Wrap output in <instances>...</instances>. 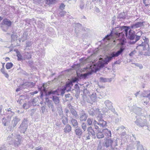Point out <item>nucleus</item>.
I'll list each match as a JSON object with an SVG mask.
<instances>
[{
	"label": "nucleus",
	"mask_w": 150,
	"mask_h": 150,
	"mask_svg": "<svg viewBox=\"0 0 150 150\" xmlns=\"http://www.w3.org/2000/svg\"><path fill=\"white\" fill-rule=\"evenodd\" d=\"M130 28L129 26H122V34H125L127 38L131 40H134L130 42V44H134L140 39L142 33L140 31L137 33V35H135L134 33V32L131 29L128 32Z\"/></svg>",
	"instance_id": "1"
},
{
	"label": "nucleus",
	"mask_w": 150,
	"mask_h": 150,
	"mask_svg": "<svg viewBox=\"0 0 150 150\" xmlns=\"http://www.w3.org/2000/svg\"><path fill=\"white\" fill-rule=\"evenodd\" d=\"M122 52V47H120V50L117 52H112L110 56L107 57L105 58L104 60H102V62H100L99 65L100 67H102L104 66L105 64H108V63L115 57H117Z\"/></svg>",
	"instance_id": "2"
},
{
	"label": "nucleus",
	"mask_w": 150,
	"mask_h": 150,
	"mask_svg": "<svg viewBox=\"0 0 150 150\" xmlns=\"http://www.w3.org/2000/svg\"><path fill=\"white\" fill-rule=\"evenodd\" d=\"M12 22L9 19H4L1 23V27L4 31H6L8 28L11 26Z\"/></svg>",
	"instance_id": "3"
},
{
	"label": "nucleus",
	"mask_w": 150,
	"mask_h": 150,
	"mask_svg": "<svg viewBox=\"0 0 150 150\" xmlns=\"http://www.w3.org/2000/svg\"><path fill=\"white\" fill-rule=\"evenodd\" d=\"M136 124L139 127H143L144 126H148L147 120L145 119H142L141 118L137 119L135 121Z\"/></svg>",
	"instance_id": "4"
},
{
	"label": "nucleus",
	"mask_w": 150,
	"mask_h": 150,
	"mask_svg": "<svg viewBox=\"0 0 150 150\" xmlns=\"http://www.w3.org/2000/svg\"><path fill=\"white\" fill-rule=\"evenodd\" d=\"M128 129L122 126V140L124 142H127L129 139V135H128Z\"/></svg>",
	"instance_id": "5"
},
{
	"label": "nucleus",
	"mask_w": 150,
	"mask_h": 150,
	"mask_svg": "<svg viewBox=\"0 0 150 150\" xmlns=\"http://www.w3.org/2000/svg\"><path fill=\"white\" fill-rule=\"evenodd\" d=\"M144 42L142 41V46L140 47H142L143 50H147V48L149 47V40L148 38L146 37H144L143 38Z\"/></svg>",
	"instance_id": "6"
},
{
	"label": "nucleus",
	"mask_w": 150,
	"mask_h": 150,
	"mask_svg": "<svg viewBox=\"0 0 150 150\" xmlns=\"http://www.w3.org/2000/svg\"><path fill=\"white\" fill-rule=\"evenodd\" d=\"M88 136L86 137V139H90V136L91 135L94 136L95 135V132L91 126L89 127L87 129Z\"/></svg>",
	"instance_id": "7"
},
{
	"label": "nucleus",
	"mask_w": 150,
	"mask_h": 150,
	"mask_svg": "<svg viewBox=\"0 0 150 150\" xmlns=\"http://www.w3.org/2000/svg\"><path fill=\"white\" fill-rule=\"evenodd\" d=\"M143 22H138L135 23L134 24H133L131 26V27L132 29H135L142 26L143 25Z\"/></svg>",
	"instance_id": "8"
},
{
	"label": "nucleus",
	"mask_w": 150,
	"mask_h": 150,
	"mask_svg": "<svg viewBox=\"0 0 150 150\" xmlns=\"http://www.w3.org/2000/svg\"><path fill=\"white\" fill-rule=\"evenodd\" d=\"M73 86L72 82H70L68 83H67L65 87V88H66L67 91H69L71 89V87Z\"/></svg>",
	"instance_id": "9"
},
{
	"label": "nucleus",
	"mask_w": 150,
	"mask_h": 150,
	"mask_svg": "<svg viewBox=\"0 0 150 150\" xmlns=\"http://www.w3.org/2000/svg\"><path fill=\"white\" fill-rule=\"evenodd\" d=\"M113 140L111 139L106 138L105 140V144L107 147H108L111 145Z\"/></svg>",
	"instance_id": "10"
},
{
	"label": "nucleus",
	"mask_w": 150,
	"mask_h": 150,
	"mask_svg": "<svg viewBox=\"0 0 150 150\" xmlns=\"http://www.w3.org/2000/svg\"><path fill=\"white\" fill-rule=\"evenodd\" d=\"M103 132L105 136L108 137V138L109 137H111V132L107 129H105L103 130Z\"/></svg>",
	"instance_id": "11"
},
{
	"label": "nucleus",
	"mask_w": 150,
	"mask_h": 150,
	"mask_svg": "<svg viewBox=\"0 0 150 150\" xmlns=\"http://www.w3.org/2000/svg\"><path fill=\"white\" fill-rule=\"evenodd\" d=\"M59 89H58L55 91H51L48 92V94L50 95L51 94H56L57 95H59Z\"/></svg>",
	"instance_id": "12"
},
{
	"label": "nucleus",
	"mask_w": 150,
	"mask_h": 150,
	"mask_svg": "<svg viewBox=\"0 0 150 150\" xmlns=\"http://www.w3.org/2000/svg\"><path fill=\"white\" fill-rule=\"evenodd\" d=\"M99 125L103 128L107 126V122L103 120H100L99 122Z\"/></svg>",
	"instance_id": "13"
},
{
	"label": "nucleus",
	"mask_w": 150,
	"mask_h": 150,
	"mask_svg": "<svg viewBox=\"0 0 150 150\" xmlns=\"http://www.w3.org/2000/svg\"><path fill=\"white\" fill-rule=\"evenodd\" d=\"M87 117V115L86 114L84 113L81 115L80 116V120L81 121H85Z\"/></svg>",
	"instance_id": "14"
},
{
	"label": "nucleus",
	"mask_w": 150,
	"mask_h": 150,
	"mask_svg": "<svg viewBox=\"0 0 150 150\" xmlns=\"http://www.w3.org/2000/svg\"><path fill=\"white\" fill-rule=\"evenodd\" d=\"M71 129V126L69 125H67L64 129V131L66 133L70 132Z\"/></svg>",
	"instance_id": "15"
},
{
	"label": "nucleus",
	"mask_w": 150,
	"mask_h": 150,
	"mask_svg": "<svg viewBox=\"0 0 150 150\" xmlns=\"http://www.w3.org/2000/svg\"><path fill=\"white\" fill-rule=\"evenodd\" d=\"M71 122L72 126L74 127H77L78 126V123L77 121L74 119H72Z\"/></svg>",
	"instance_id": "16"
},
{
	"label": "nucleus",
	"mask_w": 150,
	"mask_h": 150,
	"mask_svg": "<svg viewBox=\"0 0 150 150\" xmlns=\"http://www.w3.org/2000/svg\"><path fill=\"white\" fill-rule=\"evenodd\" d=\"M76 134L78 136H81L82 134V132L81 129L77 128L75 130Z\"/></svg>",
	"instance_id": "17"
},
{
	"label": "nucleus",
	"mask_w": 150,
	"mask_h": 150,
	"mask_svg": "<svg viewBox=\"0 0 150 150\" xmlns=\"http://www.w3.org/2000/svg\"><path fill=\"white\" fill-rule=\"evenodd\" d=\"M53 100L55 104H58L59 102V98L57 96H53Z\"/></svg>",
	"instance_id": "18"
},
{
	"label": "nucleus",
	"mask_w": 150,
	"mask_h": 150,
	"mask_svg": "<svg viewBox=\"0 0 150 150\" xmlns=\"http://www.w3.org/2000/svg\"><path fill=\"white\" fill-rule=\"evenodd\" d=\"M97 134V137L98 139H100L103 138L104 137V135L102 132H98Z\"/></svg>",
	"instance_id": "19"
},
{
	"label": "nucleus",
	"mask_w": 150,
	"mask_h": 150,
	"mask_svg": "<svg viewBox=\"0 0 150 150\" xmlns=\"http://www.w3.org/2000/svg\"><path fill=\"white\" fill-rule=\"evenodd\" d=\"M13 66V64L11 62H8L6 63V67L7 69H10Z\"/></svg>",
	"instance_id": "20"
},
{
	"label": "nucleus",
	"mask_w": 150,
	"mask_h": 150,
	"mask_svg": "<svg viewBox=\"0 0 150 150\" xmlns=\"http://www.w3.org/2000/svg\"><path fill=\"white\" fill-rule=\"evenodd\" d=\"M17 56L18 57L17 60L18 61H21L22 60V55L20 52H17Z\"/></svg>",
	"instance_id": "21"
},
{
	"label": "nucleus",
	"mask_w": 150,
	"mask_h": 150,
	"mask_svg": "<svg viewBox=\"0 0 150 150\" xmlns=\"http://www.w3.org/2000/svg\"><path fill=\"white\" fill-rule=\"evenodd\" d=\"M91 74V72H88L85 74H81V77H83L84 78H85L87 76H88L89 75Z\"/></svg>",
	"instance_id": "22"
},
{
	"label": "nucleus",
	"mask_w": 150,
	"mask_h": 150,
	"mask_svg": "<svg viewBox=\"0 0 150 150\" xmlns=\"http://www.w3.org/2000/svg\"><path fill=\"white\" fill-rule=\"evenodd\" d=\"M137 150H146V149H145L142 145L138 146L137 147Z\"/></svg>",
	"instance_id": "23"
},
{
	"label": "nucleus",
	"mask_w": 150,
	"mask_h": 150,
	"mask_svg": "<svg viewBox=\"0 0 150 150\" xmlns=\"http://www.w3.org/2000/svg\"><path fill=\"white\" fill-rule=\"evenodd\" d=\"M93 121V120L89 118L87 120V122L88 124L89 125H92Z\"/></svg>",
	"instance_id": "24"
},
{
	"label": "nucleus",
	"mask_w": 150,
	"mask_h": 150,
	"mask_svg": "<svg viewBox=\"0 0 150 150\" xmlns=\"http://www.w3.org/2000/svg\"><path fill=\"white\" fill-rule=\"evenodd\" d=\"M112 32L109 35H108L106 37V38L108 40H109L112 39L113 36L112 35Z\"/></svg>",
	"instance_id": "25"
},
{
	"label": "nucleus",
	"mask_w": 150,
	"mask_h": 150,
	"mask_svg": "<svg viewBox=\"0 0 150 150\" xmlns=\"http://www.w3.org/2000/svg\"><path fill=\"white\" fill-rule=\"evenodd\" d=\"M124 35L122 34V52L124 50V48H123V45L125 42H126V40L124 38Z\"/></svg>",
	"instance_id": "26"
},
{
	"label": "nucleus",
	"mask_w": 150,
	"mask_h": 150,
	"mask_svg": "<svg viewBox=\"0 0 150 150\" xmlns=\"http://www.w3.org/2000/svg\"><path fill=\"white\" fill-rule=\"evenodd\" d=\"M142 41L141 40H140L138 42L137 44L138 45L136 47V49H139L140 48L139 47H140V46H142Z\"/></svg>",
	"instance_id": "27"
},
{
	"label": "nucleus",
	"mask_w": 150,
	"mask_h": 150,
	"mask_svg": "<svg viewBox=\"0 0 150 150\" xmlns=\"http://www.w3.org/2000/svg\"><path fill=\"white\" fill-rule=\"evenodd\" d=\"M81 127L84 131H85L86 128V124L85 123H83L81 125Z\"/></svg>",
	"instance_id": "28"
},
{
	"label": "nucleus",
	"mask_w": 150,
	"mask_h": 150,
	"mask_svg": "<svg viewBox=\"0 0 150 150\" xmlns=\"http://www.w3.org/2000/svg\"><path fill=\"white\" fill-rule=\"evenodd\" d=\"M135 66L139 67L140 69H142L143 68V66L141 64L135 63L134 64Z\"/></svg>",
	"instance_id": "29"
},
{
	"label": "nucleus",
	"mask_w": 150,
	"mask_h": 150,
	"mask_svg": "<svg viewBox=\"0 0 150 150\" xmlns=\"http://www.w3.org/2000/svg\"><path fill=\"white\" fill-rule=\"evenodd\" d=\"M137 51L135 50H134L133 51H132V52H131L129 54V55L131 57H133V56L136 53Z\"/></svg>",
	"instance_id": "30"
},
{
	"label": "nucleus",
	"mask_w": 150,
	"mask_h": 150,
	"mask_svg": "<svg viewBox=\"0 0 150 150\" xmlns=\"http://www.w3.org/2000/svg\"><path fill=\"white\" fill-rule=\"evenodd\" d=\"M65 5L63 4H61L59 6L60 8L63 9H64Z\"/></svg>",
	"instance_id": "31"
},
{
	"label": "nucleus",
	"mask_w": 150,
	"mask_h": 150,
	"mask_svg": "<svg viewBox=\"0 0 150 150\" xmlns=\"http://www.w3.org/2000/svg\"><path fill=\"white\" fill-rule=\"evenodd\" d=\"M95 128L97 130V132H100V130L98 127L97 125H95Z\"/></svg>",
	"instance_id": "32"
},
{
	"label": "nucleus",
	"mask_w": 150,
	"mask_h": 150,
	"mask_svg": "<svg viewBox=\"0 0 150 150\" xmlns=\"http://www.w3.org/2000/svg\"><path fill=\"white\" fill-rule=\"evenodd\" d=\"M66 90V88H64L61 89V94L62 95H63L65 93V91Z\"/></svg>",
	"instance_id": "33"
},
{
	"label": "nucleus",
	"mask_w": 150,
	"mask_h": 150,
	"mask_svg": "<svg viewBox=\"0 0 150 150\" xmlns=\"http://www.w3.org/2000/svg\"><path fill=\"white\" fill-rule=\"evenodd\" d=\"M127 14V13H124V15L123 16H122V19H125L127 18V17H128Z\"/></svg>",
	"instance_id": "34"
},
{
	"label": "nucleus",
	"mask_w": 150,
	"mask_h": 150,
	"mask_svg": "<svg viewBox=\"0 0 150 150\" xmlns=\"http://www.w3.org/2000/svg\"><path fill=\"white\" fill-rule=\"evenodd\" d=\"M65 120H66V121H65V120H63L62 121V122L64 124H65L67 123V118H65Z\"/></svg>",
	"instance_id": "35"
},
{
	"label": "nucleus",
	"mask_w": 150,
	"mask_h": 150,
	"mask_svg": "<svg viewBox=\"0 0 150 150\" xmlns=\"http://www.w3.org/2000/svg\"><path fill=\"white\" fill-rule=\"evenodd\" d=\"M4 75H5V76L7 78H8V77H9V75L8 74L6 73V72H4Z\"/></svg>",
	"instance_id": "36"
},
{
	"label": "nucleus",
	"mask_w": 150,
	"mask_h": 150,
	"mask_svg": "<svg viewBox=\"0 0 150 150\" xmlns=\"http://www.w3.org/2000/svg\"><path fill=\"white\" fill-rule=\"evenodd\" d=\"M144 97L148 98H149V99H150V93H149V94H147L146 96H144Z\"/></svg>",
	"instance_id": "37"
},
{
	"label": "nucleus",
	"mask_w": 150,
	"mask_h": 150,
	"mask_svg": "<svg viewBox=\"0 0 150 150\" xmlns=\"http://www.w3.org/2000/svg\"><path fill=\"white\" fill-rule=\"evenodd\" d=\"M136 143L137 144V147L138 146H139L140 145H142L140 144V142L139 141H137L136 142Z\"/></svg>",
	"instance_id": "38"
},
{
	"label": "nucleus",
	"mask_w": 150,
	"mask_h": 150,
	"mask_svg": "<svg viewBox=\"0 0 150 150\" xmlns=\"http://www.w3.org/2000/svg\"><path fill=\"white\" fill-rule=\"evenodd\" d=\"M38 92V91H34L33 92L31 93V95H33L34 94H37Z\"/></svg>",
	"instance_id": "39"
},
{
	"label": "nucleus",
	"mask_w": 150,
	"mask_h": 150,
	"mask_svg": "<svg viewBox=\"0 0 150 150\" xmlns=\"http://www.w3.org/2000/svg\"><path fill=\"white\" fill-rule=\"evenodd\" d=\"M93 124H94V126H95V125H99V123H98L96 121V120H94V121Z\"/></svg>",
	"instance_id": "40"
},
{
	"label": "nucleus",
	"mask_w": 150,
	"mask_h": 150,
	"mask_svg": "<svg viewBox=\"0 0 150 150\" xmlns=\"http://www.w3.org/2000/svg\"><path fill=\"white\" fill-rule=\"evenodd\" d=\"M42 147H40V148L38 147L36 148L35 150H42Z\"/></svg>",
	"instance_id": "41"
},
{
	"label": "nucleus",
	"mask_w": 150,
	"mask_h": 150,
	"mask_svg": "<svg viewBox=\"0 0 150 150\" xmlns=\"http://www.w3.org/2000/svg\"><path fill=\"white\" fill-rule=\"evenodd\" d=\"M6 61L7 62L9 61L10 60V58L8 57H6L5 58Z\"/></svg>",
	"instance_id": "42"
},
{
	"label": "nucleus",
	"mask_w": 150,
	"mask_h": 150,
	"mask_svg": "<svg viewBox=\"0 0 150 150\" xmlns=\"http://www.w3.org/2000/svg\"><path fill=\"white\" fill-rule=\"evenodd\" d=\"M1 71L3 74H4V72H6L4 69H1Z\"/></svg>",
	"instance_id": "43"
},
{
	"label": "nucleus",
	"mask_w": 150,
	"mask_h": 150,
	"mask_svg": "<svg viewBox=\"0 0 150 150\" xmlns=\"http://www.w3.org/2000/svg\"><path fill=\"white\" fill-rule=\"evenodd\" d=\"M70 95V94H66L65 95V97L66 98H69Z\"/></svg>",
	"instance_id": "44"
},
{
	"label": "nucleus",
	"mask_w": 150,
	"mask_h": 150,
	"mask_svg": "<svg viewBox=\"0 0 150 150\" xmlns=\"http://www.w3.org/2000/svg\"><path fill=\"white\" fill-rule=\"evenodd\" d=\"M139 92H140V91H139V92H137L135 94V96L136 97H137L138 95V94H139Z\"/></svg>",
	"instance_id": "45"
},
{
	"label": "nucleus",
	"mask_w": 150,
	"mask_h": 150,
	"mask_svg": "<svg viewBox=\"0 0 150 150\" xmlns=\"http://www.w3.org/2000/svg\"><path fill=\"white\" fill-rule=\"evenodd\" d=\"M147 50L150 53V47H149H149L147 48Z\"/></svg>",
	"instance_id": "46"
},
{
	"label": "nucleus",
	"mask_w": 150,
	"mask_h": 150,
	"mask_svg": "<svg viewBox=\"0 0 150 150\" xmlns=\"http://www.w3.org/2000/svg\"><path fill=\"white\" fill-rule=\"evenodd\" d=\"M0 150H5L4 147H0Z\"/></svg>",
	"instance_id": "47"
},
{
	"label": "nucleus",
	"mask_w": 150,
	"mask_h": 150,
	"mask_svg": "<svg viewBox=\"0 0 150 150\" xmlns=\"http://www.w3.org/2000/svg\"><path fill=\"white\" fill-rule=\"evenodd\" d=\"M27 104L26 103H24L23 104V106L24 108L25 106Z\"/></svg>",
	"instance_id": "48"
},
{
	"label": "nucleus",
	"mask_w": 150,
	"mask_h": 150,
	"mask_svg": "<svg viewBox=\"0 0 150 150\" xmlns=\"http://www.w3.org/2000/svg\"><path fill=\"white\" fill-rule=\"evenodd\" d=\"M132 136L134 138L135 140H136V138L135 137V135H133V134H132Z\"/></svg>",
	"instance_id": "49"
},
{
	"label": "nucleus",
	"mask_w": 150,
	"mask_h": 150,
	"mask_svg": "<svg viewBox=\"0 0 150 150\" xmlns=\"http://www.w3.org/2000/svg\"><path fill=\"white\" fill-rule=\"evenodd\" d=\"M129 62H131V63L132 64H135V63H133V61L132 60H130V61Z\"/></svg>",
	"instance_id": "50"
},
{
	"label": "nucleus",
	"mask_w": 150,
	"mask_h": 150,
	"mask_svg": "<svg viewBox=\"0 0 150 150\" xmlns=\"http://www.w3.org/2000/svg\"><path fill=\"white\" fill-rule=\"evenodd\" d=\"M19 90H20L19 88H18L16 89V92H18V91H19Z\"/></svg>",
	"instance_id": "51"
},
{
	"label": "nucleus",
	"mask_w": 150,
	"mask_h": 150,
	"mask_svg": "<svg viewBox=\"0 0 150 150\" xmlns=\"http://www.w3.org/2000/svg\"><path fill=\"white\" fill-rule=\"evenodd\" d=\"M76 81V79H74V80H73L72 81L73 82H75Z\"/></svg>",
	"instance_id": "52"
},
{
	"label": "nucleus",
	"mask_w": 150,
	"mask_h": 150,
	"mask_svg": "<svg viewBox=\"0 0 150 150\" xmlns=\"http://www.w3.org/2000/svg\"><path fill=\"white\" fill-rule=\"evenodd\" d=\"M3 123L4 126H5L6 125V122L4 123V122H3Z\"/></svg>",
	"instance_id": "53"
},
{
	"label": "nucleus",
	"mask_w": 150,
	"mask_h": 150,
	"mask_svg": "<svg viewBox=\"0 0 150 150\" xmlns=\"http://www.w3.org/2000/svg\"><path fill=\"white\" fill-rule=\"evenodd\" d=\"M100 79L101 80H103L104 79H103V78H102V77H100Z\"/></svg>",
	"instance_id": "54"
},
{
	"label": "nucleus",
	"mask_w": 150,
	"mask_h": 150,
	"mask_svg": "<svg viewBox=\"0 0 150 150\" xmlns=\"http://www.w3.org/2000/svg\"><path fill=\"white\" fill-rule=\"evenodd\" d=\"M2 20V18L0 16V22Z\"/></svg>",
	"instance_id": "55"
},
{
	"label": "nucleus",
	"mask_w": 150,
	"mask_h": 150,
	"mask_svg": "<svg viewBox=\"0 0 150 150\" xmlns=\"http://www.w3.org/2000/svg\"><path fill=\"white\" fill-rule=\"evenodd\" d=\"M41 97H42V96L43 93H42V92H41Z\"/></svg>",
	"instance_id": "56"
},
{
	"label": "nucleus",
	"mask_w": 150,
	"mask_h": 150,
	"mask_svg": "<svg viewBox=\"0 0 150 150\" xmlns=\"http://www.w3.org/2000/svg\"><path fill=\"white\" fill-rule=\"evenodd\" d=\"M116 35H117L118 36H119L120 35V33H119L118 34H117Z\"/></svg>",
	"instance_id": "57"
},
{
	"label": "nucleus",
	"mask_w": 150,
	"mask_h": 150,
	"mask_svg": "<svg viewBox=\"0 0 150 150\" xmlns=\"http://www.w3.org/2000/svg\"><path fill=\"white\" fill-rule=\"evenodd\" d=\"M4 64H5V63H4L3 64L2 66H3V68H4Z\"/></svg>",
	"instance_id": "58"
},
{
	"label": "nucleus",
	"mask_w": 150,
	"mask_h": 150,
	"mask_svg": "<svg viewBox=\"0 0 150 150\" xmlns=\"http://www.w3.org/2000/svg\"><path fill=\"white\" fill-rule=\"evenodd\" d=\"M1 109L0 108V112H1Z\"/></svg>",
	"instance_id": "59"
},
{
	"label": "nucleus",
	"mask_w": 150,
	"mask_h": 150,
	"mask_svg": "<svg viewBox=\"0 0 150 150\" xmlns=\"http://www.w3.org/2000/svg\"><path fill=\"white\" fill-rule=\"evenodd\" d=\"M129 100H132V98H129Z\"/></svg>",
	"instance_id": "60"
},
{
	"label": "nucleus",
	"mask_w": 150,
	"mask_h": 150,
	"mask_svg": "<svg viewBox=\"0 0 150 150\" xmlns=\"http://www.w3.org/2000/svg\"><path fill=\"white\" fill-rule=\"evenodd\" d=\"M120 44H121L122 45V42H121V43H120Z\"/></svg>",
	"instance_id": "61"
},
{
	"label": "nucleus",
	"mask_w": 150,
	"mask_h": 150,
	"mask_svg": "<svg viewBox=\"0 0 150 150\" xmlns=\"http://www.w3.org/2000/svg\"><path fill=\"white\" fill-rule=\"evenodd\" d=\"M128 150V149L127 148L126 149V150Z\"/></svg>",
	"instance_id": "62"
},
{
	"label": "nucleus",
	"mask_w": 150,
	"mask_h": 150,
	"mask_svg": "<svg viewBox=\"0 0 150 150\" xmlns=\"http://www.w3.org/2000/svg\"><path fill=\"white\" fill-rule=\"evenodd\" d=\"M30 58H31V56H30Z\"/></svg>",
	"instance_id": "63"
},
{
	"label": "nucleus",
	"mask_w": 150,
	"mask_h": 150,
	"mask_svg": "<svg viewBox=\"0 0 150 150\" xmlns=\"http://www.w3.org/2000/svg\"><path fill=\"white\" fill-rule=\"evenodd\" d=\"M147 5H148L147 4H146V5L145 6H147Z\"/></svg>",
	"instance_id": "64"
}]
</instances>
